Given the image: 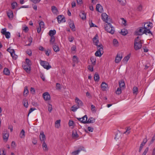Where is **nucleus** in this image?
Segmentation results:
<instances>
[{
	"label": "nucleus",
	"instance_id": "f257e3e1",
	"mask_svg": "<svg viewBox=\"0 0 155 155\" xmlns=\"http://www.w3.org/2000/svg\"><path fill=\"white\" fill-rule=\"evenodd\" d=\"M31 61L28 58H26L25 62L22 64L24 69L27 73H29L31 70Z\"/></svg>",
	"mask_w": 155,
	"mask_h": 155
},
{
	"label": "nucleus",
	"instance_id": "f03ea898",
	"mask_svg": "<svg viewBox=\"0 0 155 155\" xmlns=\"http://www.w3.org/2000/svg\"><path fill=\"white\" fill-rule=\"evenodd\" d=\"M109 20L107 24L104 25L105 29L107 32L113 34L114 32V28L111 24L112 21L110 20Z\"/></svg>",
	"mask_w": 155,
	"mask_h": 155
},
{
	"label": "nucleus",
	"instance_id": "7ed1b4c3",
	"mask_svg": "<svg viewBox=\"0 0 155 155\" xmlns=\"http://www.w3.org/2000/svg\"><path fill=\"white\" fill-rule=\"evenodd\" d=\"M139 37L138 36L135 38L134 41V48L136 50H137L141 48L142 45V43L139 40Z\"/></svg>",
	"mask_w": 155,
	"mask_h": 155
},
{
	"label": "nucleus",
	"instance_id": "20e7f679",
	"mask_svg": "<svg viewBox=\"0 0 155 155\" xmlns=\"http://www.w3.org/2000/svg\"><path fill=\"white\" fill-rule=\"evenodd\" d=\"M103 46L101 44L99 45V46L97 47V51H96L95 53V55L97 57H101L102 54L101 52L103 51Z\"/></svg>",
	"mask_w": 155,
	"mask_h": 155
},
{
	"label": "nucleus",
	"instance_id": "39448f33",
	"mask_svg": "<svg viewBox=\"0 0 155 155\" xmlns=\"http://www.w3.org/2000/svg\"><path fill=\"white\" fill-rule=\"evenodd\" d=\"M40 61L41 65L47 70H48L51 68V66L49 65L48 62L41 60H40Z\"/></svg>",
	"mask_w": 155,
	"mask_h": 155
},
{
	"label": "nucleus",
	"instance_id": "423d86ee",
	"mask_svg": "<svg viewBox=\"0 0 155 155\" xmlns=\"http://www.w3.org/2000/svg\"><path fill=\"white\" fill-rule=\"evenodd\" d=\"M101 17L102 20L106 23L108 22L109 20L112 21L111 19L108 18V15L105 13H103L101 14Z\"/></svg>",
	"mask_w": 155,
	"mask_h": 155
},
{
	"label": "nucleus",
	"instance_id": "0eeeda50",
	"mask_svg": "<svg viewBox=\"0 0 155 155\" xmlns=\"http://www.w3.org/2000/svg\"><path fill=\"white\" fill-rule=\"evenodd\" d=\"M143 29H144V28L143 27H140L138 28L135 32L134 35H142L143 34Z\"/></svg>",
	"mask_w": 155,
	"mask_h": 155
},
{
	"label": "nucleus",
	"instance_id": "6e6552de",
	"mask_svg": "<svg viewBox=\"0 0 155 155\" xmlns=\"http://www.w3.org/2000/svg\"><path fill=\"white\" fill-rule=\"evenodd\" d=\"M93 44L96 45L97 47L99 46L98 43L99 42V37L97 34H96L92 39Z\"/></svg>",
	"mask_w": 155,
	"mask_h": 155
},
{
	"label": "nucleus",
	"instance_id": "1a4fd4ad",
	"mask_svg": "<svg viewBox=\"0 0 155 155\" xmlns=\"http://www.w3.org/2000/svg\"><path fill=\"white\" fill-rule=\"evenodd\" d=\"M122 54L121 53H118L115 58V63H119L121 61V60L122 59Z\"/></svg>",
	"mask_w": 155,
	"mask_h": 155
},
{
	"label": "nucleus",
	"instance_id": "9d476101",
	"mask_svg": "<svg viewBox=\"0 0 155 155\" xmlns=\"http://www.w3.org/2000/svg\"><path fill=\"white\" fill-rule=\"evenodd\" d=\"M57 18L59 23H60L61 22H65L66 21L65 18L63 15H58Z\"/></svg>",
	"mask_w": 155,
	"mask_h": 155
},
{
	"label": "nucleus",
	"instance_id": "9b49d317",
	"mask_svg": "<svg viewBox=\"0 0 155 155\" xmlns=\"http://www.w3.org/2000/svg\"><path fill=\"white\" fill-rule=\"evenodd\" d=\"M152 27V24L151 22L149 21L145 23L144 25V29H151Z\"/></svg>",
	"mask_w": 155,
	"mask_h": 155
},
{
	"label": "nucleus",
	"instance_id": "f8f14e48",
	"mask_svg": "<svg viewBox=\"0 0 155 155\" xmlns=\"http://www.w3.org/2000/svg\"><path fill=\"white\" fill-rule=\"evenodd\" d=\"M75 102L77 104V106L80 107L83 105V103L82 101L80 100L78 97H76L75 99Z\"/></svg>",
	"mask_w": 155,
	"mask_h": 155
},
{
	"label": "nucleus",
	"instance_id": "ddd939ff",
	"mask_svg": "<svg viewBox=\"0 0 155 155\" xmlns=\"http://www.w3.org/2000/svg\"><path fill=\"white\" fill-rule=\"evenodd\" d=\"M44 99L45 101H48L50 99V96L48 92H45L43 94Z\"/></svg>",
	"mask_w": 155,
	"mask_h": 155
},
{
	"label": "nucleus",
	"instance_id": "4468645a",
	"mask_svg": "<svg viewBox=\"0 0 155 155\" xmlns=\"http://www.w3.org/2000/svg\"><path fill=\"white\" fill-rule=\"evenodd\" d=\"M39 137L41 141L43 142L45 141L46 140L45 136L44 134V133L43 131H41L40 132Z\"/></svg>",
	"mask_w": 155,
	"mask_h": 155
},
{
	"label": "nucleus",
	"instance_id": "2eb2a0df",
	"mask_svg": "<svg viewBox=\"0 0 155 155\" xmlns=\"http://www.w3.org/2000/svg\"><path fill=\"white\" fill-rule=\"evenodd\" d=\"M9 134L7 132H4L3 133V137L4 141H7L8 139Z\"/></svg>",
	"mask_w": 155,
	"mask_h": 155
},
{
	"label": "nucleus",
	"instance_id": "dca6fc26",
	"mask_svg": "<svg viewBox=\"0 0 155 155\" xmlns=\"http://www.w3.org/2000/svg\"><path fill=\"white\" fill-rule=\"evenodd\" d=\"M101 86L102 90L103 91H106L107 88L108 87V85L106 83L104 82H102L101 85Z\"/></svg>",
	"mask_w": 155,
	"mask_h": 155
},
{
	"label": "nucleus",
	"instance_id": "f3484780",
	"mask_svg": "<svg viewBox=\"0 0 155 155\" xmlns=\"http://www.w3.org/2000/svg\"><path fill=\"white\" fill-rule=\"evenodd\" d=\"M96 9L98 12H101L103 10L102 7L100 4H97L96 5Z\"/></svg>",
	"mask_w": 155,
	"mask_h": 155
},
{
	"label": "nucleus",
	"instance_id": "a211bd4d",
	"mask_svg": "<svg viewBox=\"0 0 155 155\" xmlns=\"http://www.w3.org/2000/svg\"><path fill=\"white\" fill-rule=\"evenodd\" d=\"M79 16L82 20H84L86 18V14L84 12H81L80 13Z\"/></svg>",
	"mask_w": 155,
	"mask_h": 155
},
{
	"label": "nucleus",
	"instance_id": "6ab92c4d",
	"mask_svg": "<svg viewBox=\"0 0 155 155\" xmlns=\"http://www.w3.org/2000/svg\"><path fill=\"white\" fill-rule=\"evenodd\" d=\"M119 87L120 88H122L123 87H124L125 86V84L124 83V81L123 80H121L120 81H119Z\"/></svg>",
	"mask_w": 155,
	"mask_h": 155
},
{
	"label": "nucleus",
	"instance_id": "aec40b11",
	"mask_svg": "<svg viewBox=\"0 0 155 155\" xmlns=\"http://www.w3.org/2000/svg\"><path fill=\"white\" fill-rule=\"evenodd\" d=\"M81 123L84 124L87 123V117L86 115H84L82 118Z\"/></svg>",
	"mask_w": 155,
	"mask_h": 155
},
{
	"label": "nucleus",
	"instance_id": "412c9836",
	"mask_svg": "<svg viewBox=\"0 0 155 155\" xmlns=\"http://www.w3.org/2000/svg\"><path fill=\"white\" fill-rule=\"evenodd\" d=\"M55 41V38L54 36H52L51 37V38L50 40V44L51 45H54L55 43H54Z\"/></svg>",
	"mask_w": 155,
	"mask_h": 155
},
{
	"label": "nucleus",
	"instance_id": "4be33fe9",
	"mask_svg": "<svg viewBox=\"0 0 155 155\" xmlns=\"http://www.w3.org/2000/svg\"><path fill=\"white\" fill-rule=\"evenodd\" d=\"M53 48L54 51L56 52H57L59 51V47L57 45H56L55 44L53 45Z\"/></svg>",
	"mask_w": 155,
	"mask_h": 155
},
{
	"label": "nucleus",
	"instance_id": "5701e85b",
	"mask_svg": "<svg viewBox=\"0 0 155 155\" xmlns=\"http://www.w3.org/2000/svg\"><path fill=\"white\" fill-rule=\"evenodd\" d=\"M7 14L9 18H13V13L12 12L11 10H9L7 12Z\"/></svg>",
	"mask_w": 155,
	"mask_h": 155
},
{
	"label": "nucleus",
	"instance_id": "b1692460",
	"mask_svg": "<svg viewBox=\"0 0 155 155\" xmlns=\"http://www.w3.org/2000/svg\"><path fill=\"white\" fill-rule=\"evenodd\" d=\"M72 136V137L74 138H78L79 137L76 131L75 130L73 131Z\"/></svg>",
	"mask_w": 155,
	"mask_h": 155
},
{
	"label": "nucleus",
	"instance_id": "393cba45",
	"mask_svg": "<svg viewBox=\"0 0 155 155\" xmlns=\"http://www.w3.org/2000/svg\"><path fill=\"white\" fill-rule=\"evenodd\" d=\"M51 11L54 14H57L58 12V10L57 8L55 6H52L51 7Z\"/></svg>",
	"mask_w": 155,
	"mask_h": 155
},
{
	"label": "nucleus",
	"instance_id": "a878e982",
	"mask_svg": "<svg viewBox=\"0 0 155 155\" xmlns=\"http://www.w3.org/2000/svg\"><path fill=\"white\" fill-rule=\"evenodd\" d=\"M61 120H59L56 121L55 123V126L56 128H59L60 126Z\"/></svg>",
	"mask_w": 155,
	"mask_h": 155
},
{
	"label": "nucleus",
	"instance_id": "bb28decb",
	"mask_svg": "<svg viewBox=\"0 0 155 155\" xmlns=\"http://www.w3.org/2000/svg\"><path fill=\"white\" fill-rule=\"evenodd\" d=\"M121 34L123 35H126L128 33L127 30L125 28L122 29L120 32Z\"/></svg>",
	"mask_w": 155,
	"mask_h": 155
},
{
	"label": "nucleus",
	"instance_id": "cd10ccee",
	"mask_svg": "<svg viewBox=\"0 0 155 155\" xmlns=\"http://www.w3.org/2000/svg\"><path fill=\"white\" fill-rule=\"evenodd\" d=\"M20 137L21 138H24L25 136V132L24 130H22L20 133Z\"/></svg>",
	"mask_w": 155,
	"mask_h": 155
},
{
	"label": "nucleus",
	"instance_id": "c85d7f7f",
	"mask_svg": "<svg viewBox=\"0 0 155 155\" xmlns=\"http://www.w3.org/2000/svg\"><path fill=\"white\" fill-rule=\"evenodd\" d=\"M42 147L44 150L47 151L48 150V147L45 141L43 142Z\"/></svg>",
	"mask_w": 155,
	"mask_h": 155
},
{
	"label": "nucleus",
	"instance_id": "c756f323",
	"mask_svg": "<svg viewBox=\"0 0 155 155\" xmlns=\"http://www.w3.org/2000/svg\"><path fill=\"white\" fill-rule=\"evenodd\" d=\"M95 119L92 117H90L87 120V123H93L95 122Z\"/></svg>",
	"mask_w": 155,
	"mask_h": 155
},
{
	"label": "nucleus",
	"instance_id": "7c9ffc66",
	"mask_svg": "<svg viewBox=\"0 0 155 155\" xmlns=\"http://www.w3.org/2000/svg\"><path fill=\"white\" fill-rule=\"evenodd\" d=\"M70 27L71 29L73 31H75V28L74 23L73 21H71V23L69 24Z\"/></svg>",
	"mask_w": 155,
	"mask_h": 155
},
{
	"label": "nucleus",
	"instance_id": "2f4dec72",
	"mask_svg": "<svg viewBox=\"0 0 155 155\" xmlns=\"http://www.w3.org/2000/svg\"><path fill=\"white\" fill-rule=\"evenodd\" d=\"M56 33V30H50L49 32V35L51 36H54Z\"/></svg>",
	"mask_w": 155,
	"mask_h": 155
},
{
	"label": "nucleus",
	"instance_id": "473e14b6",
	"mask_svg": "<svg viewBox=\"0 0 155 155\" xmlns=\"http://www.w3.org/2000/svg\"><path fill=\"white\" fill-rule=\"evenodd\" d=\"M90 60L92 62V64L94 65H95L96 64V58L94 57H91L90 58Z\"/></svg>",
	"mask_w": 155,
	"mask_h": 155
},
{
	"label": "nucleus",
	"instance_id": "72a5a7b5",
	"mask_svg": "<svg viewBox=\"0 0 155 155\" xmlns=\"http://www.w3.org/2000/svg\"><path fill=\"white\" fill-rule=\"evenodd\" d=\"M23 103L24 106L26 107H28V101L26 99H25L23 100Z\"/></svg>",
	"mask_w": 155,
	"mask_h": 155
},
{
	"label": "nucleus",
	"instance_id": "f704fd0d",
	"mask_svg": "<svg viewBox=\"0 0 155 155\" xmlns=\"http://www.w3.org/2000/svg\"><path fill=\"white\" fill-rule=\"evenodd\" d=\"M150 29H145L143 31V33L144 34H145L146 35H147V33L151 34V35H152L153 34L150 30Z\"/></svg>",
	"mask_w": 155,
	"mask_h": 155
},
{
	"label": "nucleus",
	"instance_id": "c9c22d12",
	"mask_svg": "<svg viewBox=\"0 0 155 155\" xmlns=\"http://www.w3.org/2000/svg\"><path fill=\"white\" fill-rule=\"evenodd\" d=\"M120 4L122 6L125 5L126 3V0H117Z\"/></svg>",
	"mask_w": 155,
	"mask_h": 155
},
{
	"label": "nucleus",
	"instance_id": "e433bc0d",
	"mask_svg": "<svg viewBox=\"0 0 155 155\" xmlns=\"http://www.w3.org/2000/svg\"><path fill=\"white\" fill-rule=\"evenodd\" d=\"M78 57L75 55H74L73 57V62L75 63H78Z\"/></svg>",
	"mask_w": 155,
	"mask_h": 155
},
{
	"label": "nucleus",
	"instance_id": "4c0bfd02",
	"mask_svg": "<svg viewBox=\"0 0 155 155\" xmlns=\"http://www.w3.org/2000/svg\"><path fill=\"white\" fill-rule=\"evenodd\" d=\"M28 93V87L27 86L25 87L24 91V95L26 96Z\"/></svg>",
	"mask_w": 155,
	"mask_h": 155
},
{
	"label": "nucleus",
	"instance_id": "58836bf2",
	"mask_svg": "<svg viewBox=\"0 0 155 155\" xmlns=\"http://www.w3.org/2000/svg\"><path fill=\"white\" fill-rule=\"evenodd\" d=\"M3 72L4 74L6 75H8L10 74L9 70L7 68H5Z\"/></svg>",
	"mask_w": 155,
	"mask_h": 155
},
{
	"label": "nucleus",
	"instance_id": "ea45409f",
	"mask_svg": "<svg viewBox=\"0 0 155 155\" xmlns=\"http://www.w3.org/2000/svg\"><path fill=\"white\" fill-rule=\"evenodd\" d=\"M121 88L119 87L117 88L116 93L117 94L119 95L121 94Z\"/></svg>",
	"mask_w": 155,
	"mask_h": 155
},
{
	"label": "nucleus",
	"instance_id": "a19ab883",
	"mask_svg": "<svg viewBox=\"0 0 155 155\" xmlns=\"http://www.w3.org/2000/svg\"><path fill=\"white\" fill-rule=\"evenodd\" d=\"M7 51H8L10 53L11 55H12V54H13V53L15 52V51L14 49H11L10 47L8 48L7 49Z\"/></svg>",
	"mask_w": 155,
	"mask_h": 155
},
{
	"label": "nucleus",
	"instance_id": "79ce46f5",
	"mask_svg": "<svg viewBox=\"0 0 155 155\" xmlns=\"http://www.w3.org/2000/svg\"><path fill=\"white\" fill-rule=\"evenodd\" d=\"M79 108V107L77 106H75L74 105L73 106L71 107L72 110L73 112H75Z\"/></svg>",
	"mask_w": 155,
	"mask_h": 155
},
{
	"label": "nucleus",
	"instance_id": "37998d69",
	"mask_svg": "<svg viewBox=\"0 0 155 155\" xmlns=\"http://www.w3.org/2000/svg\"><path fill=\"white\" fill-rule=\"evenodd\" d=\"M89 23L90 25V27H97V25H95L94 24L92 23V20H90L89 21Z\"/></svg>",
	"mask_w": 155,
	"mask_h": 155
},
{
	"label": "nucleus",
	"instance_id": "c03bdc74",
	"mask_svg": "<svg viewBox=\"0 0 155 155\" xmlns=\"http://www.w3.org/2000/svg\"><path fill=\"white\" fill-rule=\"evenodd\" d=\"M130 58V56L129 55H127V56H126L124 58L123 61L124 62H126L129 60Z\"/></svg>",
	"mask_w": 155,
	"mask_h": 155
},
{
	"label": "nucleus",
	"instance_id": "a18cd8bd",
	"mask_svg": "<svg viewBox=\"0 0 155 155\" xmlns=\"http://www.w3.org/2000/svg\"><path fill=\"white\" fill-rule=\"evenodd\" d=\"M5 35L6 38L8 39L10 37V33L9 31H7L4 35Z\"/></svg>",
	"mask_w": 155,
	"mask_h": 155
},
{
	"label": "nucleus",
	"instance_id": "49530a36",
	"mask_svg": "<svg viewBox=\"0 0 155 155\" xmlns=\"http://www.w3.org/2000/svg\"><path fill=\"white\" fill-rule=\"evenodd\" d=\"M0 155H5V149L4 148H1L0 149Z\"/></svg>",
	"mask_w": 155,
	"mask_h": 155
},
{
	"label": "nucleus",
	"instance_id": "de8ad7c7",
	"mask_svg": "<svg viewBox=\"0 0 155 155\" xmlns=\"http://www.w3.org/2000/svg\"><path fill=\"white\" fill-rule=\"evenodd\" d=\"M61 88V84L58 83H56V89L57 90H60Z\"/></svg>",
	"mask_w": 155,
	"mask_h": 155
},
{
	"label": "nucleus",
	"instance_id": "09e8293b",
	"mask_svg": "<svg viewBox=\"0 0 155 155\" xmlns=\"http://www.w3.org/2000/svg\"><path fill=\"white\" fill-rule=\"evenodd\" d=\"M80 151V150L74 151L71 153V154L72 155H77L79 153Z\"/></svg>",
	"mask_w": 155,
	"mask_h": 155
},
{
	"label": "nucleus",
	"instance_id": "8fccbe9b",
	"mask_svg": "<svg viewBox=\"0 0 155 155\" xmlns=\"http://www.w3.org/2000/svg\"><path fill=\"white\" fill-rule=\"evenodd\" d=\"M39 27L41 28H44L45 26V24L44 22L43 21H41L39 23Z\"/></svg>",
	"mask_w": 155,
	"mask_h": 155
},
{
	"label": "nucleus",
	"instance_id": "3c124183",
	"mask_svg": "<svg viewBox=\"0 0 155 155\" xmlns=\"http://www.w3.org/2000/svg\"><path fill=\"white\" fill-rule=\"evenodd\" d=\"M48 110L50 112H51L52 110V105L50 104H49L48 105Z\"/></svg>",
	"mask_w": 155,
	"mask_h": 155
},
{
	"label": "nucleus",
	"instance_id": "603ef678",
	"mask_svg": "<svg viewBox=\"0 0 155 155\" xmlns=\"http://www.w3.org/2000/svg\"><path fill=\"white\" fill-rule=\"evenodd\" d=\"M45 52L46 55L48 56L49 55V54L51 52V51L49 49H48L47 50H45Z\"/></svg>",
	"mask_w": 155,
	"mask_h": 155
},
{
	"label": "nucleus",
	"instance_id": "864d4df0",
	"mask_svg": "<svg viewBox=\"0 0 155 155\" xmlns=\"http://www.w3.org/2000/svg\"><path fill=\"white\" fill-rule=\"evenodd\" d=\"M26 53L29 56H31L32 55V52L30 49H28L26 51Z\"/></svg>",
	"mask_w": 155,
	"mask_h": 155
},
{
	"label": "nucleus",
	"instance_id": "5fc2aeb1",
	"mask_svg": "<svg viewBox=\"0 0 155 155\" xmlns=\"http://www.w3.org/2000/svg\"><path fill=\"white\" fill-rule=\"evenodd\" d=\"M133 91L134 94L137 93L138 91L137 88L136 87H134L133 88Z\"/></svg>",
	"mask_w": 155,
	"mask_h": 155
},
{
	"label": "nucleus",
	"instance_id": "6e6d98bb",
	"mask_svg": "<svg viewBox=\"0 0 155 155\" xmlns=\"http://www.w3.org/2000/svg\"><path fill=\"white\" fill-rule=\"evenodd\" d=\"M12 55H11L12 58L14 60H16L18 58V56L15 54V52L13 53Z\"/></svg>",
	"mask_w": 155,
	"mask_h": 155
},
{
	"label": "nucleus",
	"instance_id": "4d7b16f0",
	"mask_svg": "<svg viewBox=\"0 0 155 155\" xmlns=\"http://www.w3.org/2000/svg\"><path fill=\"white\" fill-rule=\"evenodd\" d=\"M68 39L70 42H72L74 39V38L72 36H69L68 37Z\"/></svg>",
	"mask_w": 155,
	"mask_h": 155
},
{
	"label": "nucleus",
	"instance_id": "13d9d810",
	"mask_svg": "<svg viewBox=\"0 0 155 155\" xmlns=\"http://www.w3.org/2000/svg\"><path fill=\"white\" fill-rule=\"evenodd\" d=\"M6 28L2 29L1 32L3 35H4L7 31H6Z\"/></svg>",
	"mask_w": 155,
	"mask_h": 155
},
{
	"label": "nucleus",
	"instance_id": "bf43d9fd",
	"mask_svg": "<svg viewBox=\"0 0 155 155\" xmlns=\"http://www.w3.org/2000/svg\"><path fill=\"white\" fill-rule=\"evenodd\" d=\"M148 147L146 148L145 149V150L144 152H143V154H142V155H146L147 153L148 152Z\"/></svg>",
	"mask_w": 155,
	"mask_h": 155
},
{
	"label": "nucleus",
	"instance_id": "052dcab7",
	"mask_svg": "<svg viewBox=\"0 0 155 155\" xmlns=\"http://www.w3.org/2000/svg\"><path fill=\"white\" fill-rule=\"evenodd\" d=\"M32 2L34 3H39L41 0H30Z\"/></svg>",
	"mask_w": 155,
	"mask_h": 155
},
{
	"label": "nucleus",
	"instance_id": "680f3d73",
	"mask_svg": "<svg viewBox=\"0 0 155 155\" xmlns=\"http://www.w3.org/2000/svg\"><path fill=\"white\" fill-rule=\"evenodd\" d=\"M88 130L91 132H92L93 131L94 128L92 127H89L87 128Z\"/></svg>",
	"mask_w": 155,
	"mask_h": 155
},
{
	"label": "nucleus",
	"instance_id": "e2e57ef3",
	"mask_svg": "<svg viewBox=\"0 0 155 155\" xmlns=\"http://www.w3.org/2000/svg\"><path fill=\"white\" fill-rule=\"evenodd\" d=\"M32 143L34 145L36 144L37 143V141L35 138H34L33 139Z\"/></svg>",
	"mask_w": 155,
	"mask_h": 155
},
{
	"label": "nucleus",
	"instance_id": "0e129e2a",
	"mask_svg": "<svg viewBox=\"0 0 155 155\" xmlns=\"http://www.w3.org/2000/svg\"><path fill=\"white\" fill-rule=\"evenodd\" d=\"M74 124V122L72 120H70L68 123L69 126H72Z\"/></svg>",
	"mask_w": 155,
	"mask_h": 155
},
{
	"label": "nucleus",
	"instance_id": "69168bd1",
	"mask_svg": "<svg viewBox=\"0 0 155 155\" xmlns=\"http://www.w3.org/2000/svg\"><path fill=\"white\" fill-rule=\"evenodd\" d=\"M144 145L143 144V143H141L140 145V148H139V152H140L141 150H142L143 147V146H144Z\"/></svg>",
	"mask_w": 155,
	"mask_h": 155
},
{
	"label": "nucleus",
	"instance_id": "338daca9",
	"mask_svg": "<svg viewBox=\"0 0 155 155\" xmlns=\"http://www.w3.org/2000/svg\"><path fill=\"white\" fill-rule=\"evenodd\" d=\"M77 3L79 5H81L82 3V0H76Z\"/></svg>",
	"mask_w": 155,
	"mask_h": 155
},
{
	"label": "nucleus",
	"instance_id": "774afa93",
	"mask_svg": "<svg viewBox=\"0 0 155 155\" xmlns=\"http://www.w3.org/2000/svg\"><path fill=\"white\" fill-rule=\"evenodd\" d=\"M121 19L122 20V23L124 25H126V21L124 19V18H122Z\"/></svg>",
	"mask_w": 155,
	"mask_h": 155
}]
</instances>
